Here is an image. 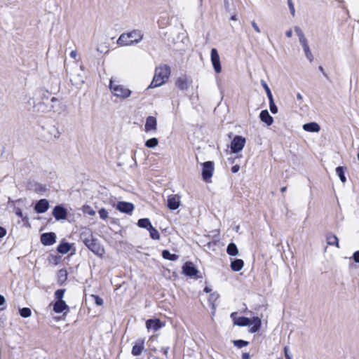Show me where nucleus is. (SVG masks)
<instances>
[{
  "instance_id": "ea45409f",
  "label": "nucleus",
  "mask_w": 359,
  "mask_h": 359,
  "mask_svg": "<svg viewBox=\"0 0 359 359\" xmlns=\"http://www.w3.org/2000/svg\"><path fill=\"white\" fill-rule=\"evenodd\" d=\"M233 344L238 348H242L248 344V342L244 340H236L233 341Z\"/></svg>"
},
{
  "instance_id": "bb28decb",
  "label": "nucleus",
  "mask_w": 359,
  "mask_h": 359,
  "mask_svg": "<svg viewBox=\"0 0 359 359\" xmlns=\"http://www.w3.org/2000/svg\"><path fill=\"white\" fill-rule=\"evenodd\" d=\"M71 249V245L68 243H61L57 247V251L62 254L67 253Z\"/></svg>"
},
{
  "instance_id": "7c9ffc66",
  "label": "nucleus",
  "mask_w": 359,
  "mask_h": 359,
  "mask_svg": "<svg viewBox=\"0 0 359 359\" xmlns=\"http://www.w3.org/2000/svg\"><path fill=\"white\" fill-rule=\"evenodd\" d=\"M336 174L339 177L341 182L342 183H345L346 182V177L344 175V169L341 166H339L336 168Z\"/></svg>"
},
{
  "instance_id": "393cba45",
  "label": "nucleus",
  "mask_w": 359,
  "mask_h": 359,
  "mask_svg": "<svg viewBox=\"0 0 359 359\" xmlns=\"http://www.w3.org/2000/svg\"><path fill=\"white\" fill-rule=\"evenodd\" d=\"M244 266V262L241 259H234L231 263V268L233 271H241Z\"/></svg>"
},
{
  "instance_id": "13d9d810",
  "label": "nucleus",
  "mask_w": 359,
  "mask_h": 359,
  "mask_svg": "<svg viewBox=\"0 0 359 359\" xmlns=\"http://www.w3.org/2000/svg\"><path fill=\"white\" fill-rule=\"evenodd\" d=\"M5 298L4 297V296H2L1 294H0V306L1 305H4L5 304Z\"/></svg>"
},
{
  "instance_id": "4be33fe9",
  "label": "nucleus",
  "mask_w": 359,
  "mask_h": 359,
  "mask_svg": "<svg viewBox=\"0 0 359 359\" xmlns=\"http://www.w3.org/2000/svg\"><path fill=\"white\" fill-rule=\"evenodd\" d=\"M303 129L310 133H318L320 130V126L316 122H311L303 125Z\"/></svg>"
},
{
  "instance_id": "49530a36",
  "label": "nucleus",
  "mask_w": 359,
  "mask_h": 359,
  "mask_svg": "<svg viewBox=\"0 0 359 359\" xmlns=\"http://www.w3.org/2000/svg\"><path fill=\"white\" fill-rule=\"evenodd\" d=\"M261 83H262V86H263V88H264V90L266 91V93H267L268 92L271 91L269 86L267 85V83L264 81H262Z\"/></svg>"
},
{
  "instance_id": "4468645a",
  "label": "nucleus",
  "mask_w": 359,
  "mask_h": 359,
  "mask_svg": "<svg viewBox=\"0 0 359 359\" xmlns=\"http://www.w3.org/2000/svg\"><path fill=\"white\" fill-rule=\"evenodd\" d=\"M56 241V235L55 233H44L41 236V242L45 245H51Z\"/></svg>"
},
{
  "instance_id": "de8ad7c7",
  "label": "nucleus",
  "mask_w": 359,
  "mask_h": 359,
  "mask_svg": "<svg viewBox=\"0 0 359 359\" xmlns=\"http://www.w3.org/2000/svg\"><path fill=\"white\" fill-rule=\"evenodd\" d=\"M353 258L355 262L359 263V251L354 252Z\"/></svg>"
},
{
  "instance_id": "9d476101",
  "label": "nucleus",
  "mask_w": 359,
  "mask_h": 359,
  "mask_svg": "<svg viewBox=\"0 0 359 359\" xmlns=\"http://www.w3.org/2000/svg\"><path fill=\"white\" fill-rule=\"evenodd\" d=\"M144 350V340L139 339L134 342L131 353L134 356H139L142 353Z\"/></svg>"
},
{
  "instance_id": "0eeeda50",
  "label": "nucleus",
  "mask_w": 359,
  "mask_h": 359,
  "mask_svg": "<svg viewBox=\"0 0 359 359\" xmlns=\"http://www.w3.org/2000/svg\"><path fill=\"white\" fill-rule=\"evenodd\" d=\"M210 57L214 70L217 74L220 73L222 72L220 57L216 48H212L211 50Z\"/></svg>"
},
{
  "instance_id": "6e6552de",
  "label": "nucleus",
  "mask_w": 359,
  "mask_h": 359,
  "mask_svg": "<svg viewBox=\"0 0 359 359\" xmlns=\"http://www.w3.org/2000/svg\"><path fill=\"white\" fill-rule=\"evenodd\" d=\"M191 83V78L186 75H182L180 77H178L175 83L177 88L182 90H187L190 87Z\"/></svg>"
},
{
  "instance_id": "774afa93",
  "label": "nucleus",
  "mask_w": 359,
  "mask_h": 359,
  "mask_svg": "<svg viewBox=\"0 0 359 359\" xmlns=\"http://www.w3.org/2000/svg\"><path fill=\"white\" fill-rule=\"evenodd\" d=\"M358 159L359 160V153L358 154Z\"/></svg>"
},
{
  "instance_id": "bf43d9fd",
  "label": "nucleus",
  "mask_w": 359,
  "mask_h": 359,
  "mask_svg": "<svg viewBox=\"0 0 359 359\" xmlns=\"http://www.w3.org/2000/svg\"><path fill=\"white\" fill-rule=\"evenodd\" d=\"M168 350H169V348H168V347L162 348V351H163V354H164L165 356H167V355H168Z\"/></svg>"
},
{
  "instance_id": "cd10ccee",
  "label": "nucleus",
  "mask_w": 359,
  "mask_h": 359,
  "mask_svg": "<svg viewBox=\"0 0 359 359\" xmlns=\"http://www.w3.org/2000/svg\"><path fill=\"white\" fill-rule=\"evenodd\" d=\"M138 226L144 229H149L152 226L150 221L147 218H143L138 220L137 222Z\"/></svg>"
},
{
  "instance_id": "423d86ee",
  "label": "nucleus",
  "mask_w": 359,
  "mask_h": 359,
  "mask_svg": "<svg viewBox=\"0 0 359 359\" xmlns=\"http://www.w3.org/2000/svg\"><path fill=\"white\" fill-rule=\"evenodd\" d=\"M214 172V163L212 161H207L203 164L202 177L206 182H211Z\"/></svg>"
},
{
  "instance_id": "7ed1b4c3",
  "label": "nucleus",
  "mask_w": 359,
  "mask_h": 359,
  "mask_svg": "<svg viewBox=\"0 0 359 359\" xmlns=\"http://www.w3.org/2000/svg\"><path fill=\"white\" fill-rule=\"evenodd\" d=\"M111 93L116 97L126 100L128 98L132 93V91L124 85L120 84L113 81L112 79L109 81V85Z\"/></svg>"
},
{
  "instance_id": "6ab92c4d",
  "label": "nucleus",
  "mask_w": 359,
  "mask_h": 359,
  "mask_svg": "<svg viewBox=\"0 0 359 359\" xmlns=\"http://www.w3.org/2000/svg\"><path fill=\"white\" fill-rule=\"evenodd\" d=\"M53 309L55 313H60L68 311L69 307L65 301H56L53 304Z\"/></svg>"
},
{
  "instance_id": "680f3d73",
  "label": "nucleus",
  "mask_w": 359,
  "mask_h": 359,
  "mask_svg": "<svg viewBox=\"0 0 359 359\" xmlns=\"http://www.w3.org/2000/svg\"><path fill=\"white\" fill-rule=\"evenodd\" d=\"M204 291L207 293L210 292L211 291V290L208 287H205V289H204Z\"/></svg>"
},
{
  "instance_id": "dca6fc26",
  "label": "nucleus",
  "mask_w": 359,
  "mask_h": 359,
  "mask_svg": "<svg viewBox=\"0 0 359 359\" xmlns=\"http://www.w3.org/2000/svg\"><path fill=\"white\" fill-rule=\"evenodd\" d=\"M49 208V202L47 199L39 200L35 205L34 210L37 213H43Z\"/></svg>"
},
{
  "instance_id": "338daca9",
  "label": "nucleus",
  "mask_w": 359,
  "mask_h": 359,
  "mask_svg": "<svg viewBox=\"0 0 359 359\" xmlns=\"http://www.w3.org/2000/svg\"><path fill=\"white\" fill-rule=\"evenodd\" d=\"M80 69L81 71H83L84 67H83V65H80Z\"/></svg>"
},
{
  "instance_id": "603ef678",
  "label": "nucleus",
  "mask_w": 359,
  "mask_h": 359,
  "mask_svg": "<svg viewBox=\"0 0 359 359\" xmlns=\"http://www.w3.org/2000/svg\"><path fill=\"white\" fill-rule=\"evenodd\" d=\"M266 95H267V97H268V99H269V103H270V102H274V100H273V95H272V93H271V91L268 92V93H266Z\"/></svg>"
},
{
  "instance_id": "5701e85b",
  "label": "nucleus",
  "mask_w": 359,
  "mask_h": 359,
  "mask_svg": "<svg viewBox=\"0 0 359 359\" xmlns=\"http://www.w3.org/2000/svg\"><path fill=\"white\" fill-rule=\"evenodd\" d=\"M81 239L84 244L88 247L93 241L92 233L89 230H86L81 233Z\"/></svg>"
},
{
  "instance_id": "0e129e2a",
  "label": "nucleus",
  "mask_w": 359,
  "mask_h": 359,
  "mask_svg": "<svg viewBox=\"0 0 359 359\" xmlns=\"http://www.w3.org/2000/svg\"><path fill=\"white\" fill-rule=\"evenodd\" d=\"M231 20H237L236 16V15H233V16L231 17Z\"/></svg>"
},
{
  "instance_id": "473e14b6",
  "label": "nucleus",
  "mask_w": 359,
  "mask_h": 359,
  "mask_svg": "<svg viewBox=\"0 0 359 359\" xmlns=\"http://www.w3.org/2000/svg\"><path fill=\"white\" fill-rule=\"evenodd\" d=\"M158 144V140L156 137L151 138L145 142L147 148H155Z\"/></svg>"
},
{
  "instance_id": "2f4dec72",
  "label": "nucleus",
  "mask_w": 359,
  "mask_h": 359,
  "mask_svg": "<svg viewBox=\"0 0 359 359\" xmlns=\"http://www.w3.org/2000/svg\"><path fill=\"white\" fill-rule=\"evenodd\" d=\"M162 256L164 259L171 261H175L178 258L177 255L175 254H171L168 250H166L163 251Z\"/></svg>"
},
{
  "instance_id": "f257e3e1",
  "label": "nucleus",
  "mask_w": 359,
  "mask_h": 359,
  "mask_svg": "<svg viewBox=\"0 0 359 359\" xmlns=\"http://www.w3.org/2000/svg\"><path fill=\"white\" fill-rule=\"evenodd\" d=\"M171 74L170 67L167 65H161L155 69L153 80L149 85V88H157L165 84L169 79Z\"/></svg>"
},
{
  "instance_id": "a19ab883",
  "label": "nucleus",
  "mask_w": 359,
  "mask_h": 359,
  "mask_svg": "<svg viewBox=\"0 0 359 359\" xmlns=\"http://www.w3.org/2000/svg\"><path fill=\"white\" fill-rule=\"evenodd\" d=\"M99 215L101 219H107L109 217V213L104 208H102L98 212Z\"/></svg>"
},
{
  "instance_id": "412c9836",
  "label": "nucleus",
  "mask_w": 359,
  "mask_h": 359,
  "mask_svg": "<svg viewBox=\"0 0 359 359\" xmlns=\"http://www.w3.org/2000/svg\"><path fill=\"white\" fill-rule=\"evenodd\" d=\"M259 118L261 121L265 123L268 126L272 125L273 122V117L269 114V111L265 109L260 112Z\"/></svg>"
},
{
  "instance_id": "a18cd8bd",
  "label": "nucleus",
  "mask_w": 359,
  "mask_h": 359,
  "mask_svg": "<svg viewBox=\"0 0 359 359\" xmlns=\"http://www.w3.org/2000/svg\"><path fill=\"white\" fill-rule=\"evenodd\" d=\"M251 25H252V27L254 28L255 31L257 33H260L261 32V30H260L259 27H258L257 24L255 21H252L251 22Z\"/></svg>"
},
{
  "instance_id": "4d7b16f0",
  "label": "nucleus",
  "mask_w": 359,
  "mask_h": 359,
  "mask_svg": "<svg viewBox=\"0 0 359 359\" xmlns=\"http://www.w3.org/2000/svg\"><path fill=\"white\" fill-rule=\"evenodd\" d=\"M250 353H244L242 355V359H250Z\"/></svg>"
},
{
  "instance_id": "e433bc0d",
  "label": "nucleus",
  "mask_w": 359,
  "mask_h": 359,
  "mask_svg": "<svg viewBox=\"0 0 359 359\" xmlns=\"http://www.w3.org/2000/svg\"><path fill=\"white\" fill-rule=\"evenodd\" d=\"M20 314L23 318H28L31 316L32 311L29 308H22L19 311Z\"/></svg>"
},
{
  "instance_id": "72a5a7b5",
  "label": "nucleus",
  "mask_w": 359,
  "mask_h": 359,
  "mask_svg": "<svg viewBox=\"0 0 359 359\" xmlns=\"http://www.w3.org/2000/svg\"><path fill=\"white\" fill-rule=\"evenodd\" d=\"M57 278L60 283H64L67 278V271L65 269L60 270L57 273Z\"/></svg>"
},
{
  "instance_id": "f03ea898",
  "label": "nucleus",
  "mask_w": 359,
  "mask_h": 359,
  "mask_svg": "<svg viewBox=\"0 0 359 359\" xmlns=\"http://www.w3.org/2000/svg\"><path fill=\"white\" fill-rule=\"evenodd\" d=\"M143 34L140 30L122 34L117 40V44L121 46H133L142 41Z\"/></svg>"
},
{
  "instance_id": "09e8293b",
  "label": "nucleus",
  "mask_w": 359,
  "mask_h": 359,
  "mask_svg": "<svg viewBox=\"0 0 359 359\" xmlns=\"http://www.w3.org/2000/svg\"><path fill=\"white\" fill-rule=\"evenodd\" d=\"M284 351H285V355L286 359H292L291 355H290V353H289L288 348L285 347Z\"/></svg>"
},
{
  "instance_id": "69168bd1",
  "label": "nucleus",
  "mask_w": 359,
  "mask_h": 359,
  "mask_svg": "<svg viewBox=\"0 0 359 359\" xmlns=\"http://www.w3.org/2000/svg\"><path fill=\"white\" fill-rule=\"evenodd\" d=\"M56 130L57 134L55 135V137H57L59 136V132L57 130Z\"/></svg>"
},
{
  "instance_id": "c85d7f7f",
  "label": "nucleus",
  "mask_w": 359,
  "mask_h": 359,
  "mask_svg": "<svg viewBox=\"0 0 359 359\" xmlns=\"http://www.w3.org/2000/svg\"><path fill=\"white\" fill-rule=\"evenodd\" d=\"M226 252L231 256H236L238 254V250L236 245L233 243L228 245Z\"/></svg>"
},
{
  "instance_id": "c9c22d12",
  "label": "nucleus",
  "mask_w": 359,
  "mask_h": 359,
  "mask_svg": "<svg viewBox=\"0 0 359 359\" xmlns=\"http://www.w3.org/2000/svg\"><path fill=\"white\" fill-rule=\"evenodd\" d=\"M82 211L84 214H87L90 216H93L95 215V211L89 205H86L82 208Z\"/></svg>"
},
{
  "instance_id": "37998d69",
  "label": "nucleus",
  "mask_w": 359,
  "mask_h": 359,
  "mask_svg": "<svg viewBox=\"0 0 359 359\" xmlns=\"http://www.w3.org/2000/svg\"><path fill=\"white\" fill-rule=\"evenodd\" d=\"M269 109L272 114H276L278 113V107L274 102L269 103Z\"/></svg>"
},
{
  "instance_id": "e2e57ef3",
  "label": "nucleus",
  "mask_w": 359,
  "mask_h": 359,
  "mask_svg": "<svg viewBox=\"0 0 359 359\" xmlns=\"http://www.w3.org/2000/svg\"><path fill=\"white\" fill-rule=\"evenodd\" d=\"M286 189H287V187H282V188L280 189V191H281V192H285V191H286Z\"/></svg>"
},
{
  "instance_id": "3c124183",
  "label": "nucleus",
  "mask_w": 359,
  "mask_h": 359,
  "mask_svg": "<svg viewBox=\"0 0 359 359\" xmlns=\"http://www.w3.org/2000/svg\"><path fill=\"white\" fill-rule=\"evenodd\" d=\"M6 234V230L4 228L0 226V238L5 236Z\"/></svg>"
},
{
  "instance_id": "a878e982",
  "label": "nucleus",
  "mask_w": 359,
  "mask_h": 359,
  "mask_svg": "<svg viewBox=\"0 0 359 359\" xmlns=\"http://www.w3.org/2000/svg\"><path fill=\"white\" fill-rule=\"evenodd\" d=\"M72 83L74 86H81L84 83V79L82 74H77L75 75H72V78L70 79Z\"/></svg>"
},
{
  "instance_id": "c756f323",
  "label": "nucleus",
  "mask_w": 359,
  "mask_h": 359,
  "mask_svg": "<svg viewBox=\"0 0 359 359\" xmlns=\"http://www.w3.org/2000/svg\"><path fill=\"white\" fill-rule=\"evenodd\" d=\"M327 243L330 245H335L339 248L338 238L334 234L327 235Z\"/></svg>"
},
{
  "instance_id": "f3484780",
  "label": "nucleus",
  "mask_w": 359,
  "mask_h": 359,
  "mask_svg": "<svg viewBox=\"0 0 359 359\" xmlns=\"http://www.w3.org/2000/svg\"><path fill=\"white\" fill-rule=\"evenodd\" d=\"M116 209L121 212L131 213L134 209L133 203L128 202H118L116 205Z\"/></svg>"
},
{
  "instance_id": "864d4df0",
  "label": "nucleus",
  "mask_w": 359,
  "mask_h": 359,
  "mask_svg": "<svg viewBox=\"0 0 359 359\" xmlns=\"http://www.w3.org/2000/svg\"><path fill=\"white\" fill-rule=\"evenodd\" d=\"M239 170H240V166L238 165H233L231 168V171L233 173H236L237 172H238Z\"/></svg>"
},
{
  "instance_id": "8fccbe9b",
  "label": "nucleus",
  "mask_w": 359,
  "mask_h": 359,
  "mask_svg": "<svg viewBox=\"0 0 359 359\" xmlns=\"http://www.w3.org/2000/svg\"><path fill=\"white\" fill-rule=\"evenodd\" d=\"M15 214H16L18 217H21V218H22V219H24L23 214H22V211H21V210H20V208H15Z\"/></svg>"
},
{
  "instance_id": "79ce46f5",
  "label": "nucleus",
  "mask_w": 359,
  "mask_h": 359,
  "mask_svg": "<svg viewBox=\"0 0 359 359\" xmlns=\"http://www.w3.org/2000/svg\"><path fill=\"white\" fill-rule=\"evenodd\" d=\"M92 297L94 299L95 304L97 306H102L104 304V300L97 295L93 294Z\"/></svg>"
},
{
  "instance_id": "6e6d98bb",
  "label": "nucleus",
  "mask_w": 359,
  "mask_h": 359,
  "mask_svg": "<svg viewBox=\"0 0 359 359\" xmlns=\"http://www.w3.org/2000/svg\"><path fill=\"white\" fill-rule=\"evenodd\" d=\"M77 56V51L76 50H72L70 53V57L72 58H76Z\"/></svg>"
},
{
  "instance_id": "f8f14e48",
  "label": "nucleus",
  "mask_w": 359,
  "mask_h": 359,
  "mask_svg": "<svg viewBox=\"0 0 359 359\" xmlns=\"http://www.w3.org/2000/svg\"><path fill=\"white\" fill-rule=\"evenodd\" d=\"M231 318L233 320L234 325L238 326H246L250 325L251 323V319L245 317H237V313L233 312L231 314Z\"/></svg>"
},
{
  "instance_id": "a211bd4d",
  "label": "nucleus",
  "mask_w": 359,
  "mask_h": 359,
  "mask_svg": "<svg viewBox=\"0 0 359 359\" xmlns=\"http://www.w3.org/2000/svg\"><path fill=\"white\" fill-rule=\"evenodd\" d=\"M183 273L188 276L193 277L196 276L198 270L191 262H186L183 266Z\"/></svg>"
},
{
  "instance_id": "4c0bfd02",
  "label": "nucleus",
  "mask_w": 359,
  "mask_h": 359,
  "mask_svg": "<svg viewBox=\"0 0 359 359\" xmlns=\"http://www.w3.org/2000/svg\"><path fill=\"white\" fill-rule=\"evenodd\" d=\"M219 297V294L216 292L210 294L209 297V302L211 303V304H212L213 307L215 306V303L218 300Z\"/></svg>"
},
{
  "instance_id": "9b49d317",
  "label": "nucleus",
  "mask_w": 359,
  "mask_h": 359,
  "mask_svg": "<svg viewBox=\"0 0 359 359\" xmlns=\"http://www.w3.org/2000/svg\"><path fill=\"white\" fill-rule=\"evenodd\" d=\"M157 130V120L154 116H148L144 125V131L146 133L156 132Z\"/></svg>"
},
{
  "instance_id": "1a4fd4ad",
  "label": "nucleus",
  "mask_w": 359,
  "mask_h": 359,
  "mask_svg": "<svg viewBox=\"0 0 359 359\" xmlns=\"http://www.w3.org/2000/svg\"><path fill=\"white\" fill-rule=\"evenodd\" d=\"M180 196L177 194H172L168 196L167 205L170 210H176L180 205Z\"/></svg>"
},
{
  "instance_id": "c03bdc74",
  "label": "nucleus",
  "mask_w": 359,
  "mask_h": 359,
  "mask_svg": "<svg viewBox=\"0 0 359 359\" xmlns=\"http://www.w3.org/2000/svg\"><path fill=\"white\" fill-rule=\"evenodd\" d=\"M287 4H288V6H289V8H290L292 15L294 16L295 9H294V4H293L292 0H287Z\"/></svg>"
},
{
  "instance_id": "2eb2a0df",
  "label": "nucleus",
  "mask_w": 359,
  "mask_h": 359,
  "mask_svg": "<svg viewBox=\"0 0 359 359\" xmlns=\"http://www.w3.org/2000/svg\"><path fill=\"white\" fill-rule=\"evenodd\" d=\"M165 324L159 319H149L146 322V327L147 330H152L156 331L163 327Z\"/></svg>"
},
{
  "instance_id": "58836bf2",
  "label": "nucleus",
  "mask_w": 359,
  "mask_h": 359,
  "mask_svg": "<svg viewBox=\"0 0 359 359\" xmlns=\"http://www.w3.org/2000/svg\"><path fill=\"white\" fill-rule=\"evenodd\" d=\"M65 290H57L55 292V297L57 301H63L62 298L64 297Z\"/></svg>"
},
{
  "instance_id": "052dcab7",
  "label": "nucleus",
  "mask_w": 359,
  "mask_h": 359,
  "mask_svg": "<svg viewBox=\"0 0 359 359\" xmlns=\"http://www.w3.org/2000/svg\"><path fill=\"white\" fill-rule=\"evenodd\" d=\"M297 100H302L303 99V96H302L299 93H298L297 94Z\"/></svg>"
},
{
  "instance_id": "b1692460",
  "label": "nucleus",
  "mask_w": 359,
  "mask_h": 359,
  "mask_svg": "<svg viewBox=\"0 0 359 359\" xmlns=\"http://www.w3.org/2000/svg\"><path fill=\"white\" fill-rule=\"evenodd\" d=\"M262 321L261 319L258 317H254L251 319V323L250 325H252L250 327V332L254 333L257 332L261 327Z\"/></svg>"
},
{
  "instance_id": "f704fd0d",
  "label": "nucleus",
  "mask_w": 359,
  "mask_h": 359,
  "mask_svg": "<svg viewBox=\"0 0 359 359\" xmlns=\"http://www.w3.org/2000/svg\"><path fill=\"white\" fill-rule=\"evenodd\" d=\"M150 233V236L152 239L154 240H159L160 239V234L158 231L153 227V226L148 229Z\"/></svg>"
},
{
  "instance_id": "5fc2aeb1",
  "label": "nucleus",
  "mask_w": 359,
  "mask_h": 359,
  "mask_svg": "<svg viewBox=\"0 0 359 359\" xmlns=\"http://www.w3.org/2000/svg\"><path fill=\"white\" fill-rule=\"evenodd\" d=\"M285 35L288 38H291L292 36V30L290 29H288L285 32Z\"/></svg>"
},
{
  "instance_id": "aec40b11",
  "label": "nucleus",
  "mask_w": 359,
  "mask_h": 359,
  "mask_svg": "<svg viewBox=\"0 0 359 359\" xmlns=\"http://www.w3.org/2000/svg\"><path fill=\"white\" fill-rule=\"evenodd\" d=\"M88 249L93 252L95 255L102 257L104 253V250L95 241H93L88 247Z\"/></svg>"
},
{
  "instance_id": "39448f33",
  "label": "nucleus",
  "mask_w": 359,
  "mask_h": 359,
  "mask_svg": "<svg viewBox=\"0 0 359 359\" xmlns=\"http://www.w3.org/2000/svg\"><path fill=\"white\" fill-rule=\"evenodd\" d=\"M246 140L245 138L241 135H236L232 140L230 145L231 153H238L241 152L245 144Z\"/></svg>"
},
{
  "instance_id": "20e7f679",
  "label": "nucleus",
  "mask_w": 359,
  "mask_h": 359,
  "mask_svg": "<svg viewBox=\"0 0 359 359\" xmlns=\"http://www.w3.org/2000/svg\"><path fill=\"white\" fill-rule=\"evenodd\" d=\"M294 31L297 36L299 38V43L301 44L303 51L304 53L305 57L309 62H313L314 57L310 49L308 39H306V36L304 35V32L302 29L297 26H295L294 27Z\"/></svg>"
},
{
  "instance_id": "ddd939ff",
  "label": "nucleus",
  "mask_w": 359,
  "mask_h": 359,
  "mask_svg": "<svg viewBox=\"0 0 359 359\" xmlns=\"http://www.w3.org/2000/svg\"><path fill=\"white\" fill-rule=\"evenodd\" d=\"M53 215L56 220H62L67 218V212L62 205H57L53 210Z\"/></svg>"
}]
</instances>
